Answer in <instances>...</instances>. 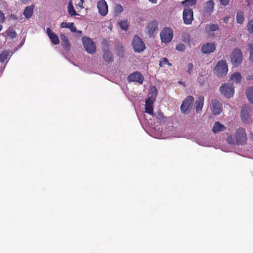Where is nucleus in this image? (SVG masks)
<instances>
[{
  "mask_svg": "<svg viewBox=\"0 0 253 253\" xmlns=\"http://www.w3.org/2000/svg\"><path fill=\"white\" fill-rule=\"evenodd\" d=\"M234 137L237 145H244L247 142V133L245 129L243 127H239L236 130Z\"/></svg>",
  "mask_w": 253,
  "mask_h": 253,
  "instance_id": "f257e3e1",
  "label": "nucleus"
},
{
  "mask_svg": "<svg viewBox=\"0 0 253 253\" xmlns=\"http://www.w3.org/2000/svg\"><path fill=\"white\" fill-rule=\"evenodd\" d=\"M228 71V66L225 60L218 61L213 69L214 74L218 77L226 75Z\"/></svg>",
  "mask_w": 253,
  "mask_h": 253,
  "instance_id": "f03ea898",
  "label": "nucleus"
},
{
  "mask_svg": "<svg viewBox=\"0 0 253 253\" xmlns=\"http://www.w3.org/2000/svg\"><path fill=\"white\" fill-rule=\"evenodd\" d=\"M230 60L234 66H238L243 60L242 51L239 48L234 49L230 55Z\"/></svg>",
  "mask_w": 253,
  "mask_h": 253,
  "instance_id": "7ed1b4c3",
  "label": "nucleus"
},
{
  "mask_svg": "<svg viewBox=\"0 0 253 253\" xmlns=\"http://www.w3.org/2000/svg\"><path fill=\"white\" fill-rule=\"evenodd\" d=\"M82 42L84 48L88 53L93 54L96 52L95 44L90 38L84 37L82 38Z\"/></svg>",
  "mask_w": 253,
  "mask_h": 253,
  "instance_id": "20e7f679",
  "label": "nucleus"
},
{
  "mask_svg": "<svg viewBox=\"0 0 253 253\" xmlns=\"http://www.w3.org/2000/svg\"><path fill=\"white\" fill-rule=\"evenodd\" d=\"M132 45L136 52H140L145 49V45L142 40L138 36H135L133 39Z\"/></svg>",
  "mask_w": 253,
  "mask_h": 253,
  "instance_id": "39448f33",
  "label": "nucleus"
},
{
  "mask_svg": "<svg viewBox=\"0 0 253 253\" xmlns=\"http://www.w3.org/2000/svg\"><path fill=\"white\" fill-rule=\"evenodd\" d=\"M160 37L163 42L168 43L173 38V31L169 28H164L160 33Z\"/></svg>",
  "mask_w": 253,
  "mask_h": 253,
  "instance_id": "423d86ee",
  "label": "nucleus"
},
{
  "mask_svg": "<svg viewBox=\"0 0 253 253\" xmlns=\"http://www.w3.org/2000/svg\"><path fill=\"white\" fill-rule=\"evenodd\" d=\"M220 93L227 98L231 97L234 93L233 85L231 84H224L220 87Z\"/></svg>",
  "mask_w": 253,
  "mask_h": 253,
  "instance_id": "0eeeda50",
  "label": "nucleus"
},
{
  "mask_svg": "<svg viewBox=\"0 0 253 253\" xmlns=\"http://www.w3.org/2000/svg\"><path fill=\"white\" fill-rule=\"evenodd\" d=\"M182 18L185 24H191L194 19L193 10L189 7L185 8L183 11Z\"/></svg>",
  "mask_w": 253,
  "mask_h": 253,
  "instance_id": "6e6552de",
  "label": "nucleus"
},
{
  "mask_svg": "<svg viewBox=\"0 0 253 253\" xmlns=\"http://www.w3.org/2000/svg\"><path fill=\"white\" fill-rule=\"evenodd\" d=\"M194 101V98L192 96L187 97L183 101L180 106V110L182 113H187Z\"/></svg>",
  "mask_w": 253,
  "mask_h": 253,
  "instance_id": "1a4fd4ad",
  "label": "nucleus"
},
{
  "mask_svg": "<svg viewBox=\"0 0 253 253\" xmlns=\"http://www.w3.org/2000/svg\"><path fill=\"white\" fill-rule=\"evenodd\" d=\"M97 7L99 14L102 16H106L108 12V6L105 0H99L97 3Z\"/></svg>",
  "mask_w": 253,
  "mask_h": 253,
  "instance_id": "9d476101",
  "label": "nucleus"
},
{
  "mask_svg": "<svg viewBox=\"0 0 253 253\" xmlns=\"http://www.w3.org/2000/svg\"><path fill=\"white\" fill-rule=\"evenodd\" d=\"M127 80L129 82H137L140 84H142L144 81V77L141 73L135 72L128 76Z\"/></svg>",
  "mask_w": 253,
  "mask_h": 253,
  "instance_id": "9b49d317",
  "label": "nucleus"
},
{
  "mask_svg": "<svg viewBox=\"0 0 253 253\" xmlns=\"http://www.w3.org/2000/svg\"><path fill=\"white\" fill-rule=\"evenodd\" d=\"M212 106L211 108L212 113L214 115L220 114L222 111V105L217 100H211Z\"/></svg>",
  "mask_w": 253,
  "mask_h": 253,
  "instance_id": "f8f14e48",
  "label": "nucleus"
},
{
  "mask_svg": "<svg viewBox=\"0 0 253 253\" xmlns=\"http://www.w3.org/2000/svg\"><path fill=\"white\" fill-rule=\"evenodd\" d=\"M215 42H209L204 44L201 47V51L203 53L210 54L215 50Z\"/></svg>",
  "mask_w": 253,
  "mask_h": 253,
  "instance_id": "ddd939ff",
  "label": "nucleus"
},
{
  "mask_svg": "<svg viewBox=\"0 0 253 253\" xmlns=\"http://www.w3.org/2000/svg\"><path fill=\"white\" fill-rule=\"evenodd\" d=\"M251 112V109L250 106L245 105L242 107L241 115L243 122H247L250 119Z\"/></svg>",
  "mask_w": 253,
  "mask_h": 253,
  "instance_id": "4468645a",
  "label": "nucleus"
},
{
  "mask_svg": "<svg viewBox=\"0 0 253 253\" xmlns=\"http://www.w3.org/2000/svg\"><path fill=\"white\" fill-rule=\"evenodd\" d=\"M47 34L50 39L51 42L54 45H57L59 43V39L56 34L53 33L49 28L46 29Z\"/></svg>",
  "mask_w": 253,
  "mask_h": 253,
  "instance_id": "2eb2a0df",
  "label": "nucleus"
},
{
  "mask_svg": "<svg viewBox=\"0 0 253 253\" xmlns=\"http://www.w3.org/2000/svg\"><path fill=\"white\" fill-rule=\"evenodd\" d=\"M154 102L148 99H146L145 104V112L150 115H154L153 104Z\"/></svg>",
  "mask_w": 253,
  "mask_h": 253,
  "instance_id": "dca6fc26",
  "label": "nucleus"
},
{
  "mask_svg": "<svg viewBox=\"0 0 253 253\" xmlns=\"http://www.w3.org/2000/svg\"><path fill=\"white\" fill-rule=\"evenodd\" d=\"M147 29L149 34L151 36L158 29V23L156 20H153L149 22Z\"/></svg>",
  "mask_w": 253,
  "mask_h": 253,
  "instance_id": "f3484780",
  "label": "nucleus"
},
{
  "mask_svg": "<svg viewBox=\"0 0 253 253\" xmlns=\"http://www.w3.org/2000/svg\"><path fill=\"white\" fill-rule=\"evenodd\" d=\"M61 40V45L62 47L67 51H69L71 48V44L69 42L68 38L64 34L60 35Z\"/></svg>",
  "mask_w": 253,
  "mask_h": 253,
  "instance_id": "a211bd4d",
  "label": "nucleus"
},
{
  "mask_svg": "<svg viewBox=\"0 0 253 253\" xmlns=\"http://www.w3.org/2000/svg\"><path fill=\"white\" fill-rule=\"evenodd\" d=\"M226 127L225 126L221 124L219 122H216L215 123H214L213 126L212 131L214 133H216L218 132L223 131L225 130H226Z\"/></svg>",
  "mask_w": 253,
  "mask_h": 253,
  "instance_id": "6ab92c4d",
  "label": "nucleus"
},
{
  "mask_svg": "<svg viewBox=\"0 0 253 253\" xmlns=\"http://www.w3.org/2000/svg\"><path fill=\"white\" fill-rule=\"evenodd\" d=\"M34 8V5L33 4L28 6L25 8L23 15L27 19H30L32 16Z\"/></svg>",
  "mask_w": 253,
  "mask_h": 253,
  "instance_id": "aec40b11",
  "label": "nucleus"
},
{
  "mask_svg": "<svg viewBox=\"0 0 253 253\" xmlns=\"http://www.w3.org/2000/svg\"><path fill=\"white\" fill-rule=\"evenodd\" d=\"M214 3L212 0H210L205 3L204 8L206 12L209 14H211L213 11Z\"/></svg>",
  "mask_w": 253,
  "mask_h": 253,
  "instance_id": "412c9836",
  "label": "nucleus"
},
{
  "mask_svg": "<svg viewBox=\"0 0 253 253\" xmlns=\"http://www.w3.org/2000/svg\"><path fill=\"white\" fill-rule=\"evenodd\" d=\"M204 97L203 96H200L196 101V111L198 112L202 109L204 105Z\"/></svg>",
  "mask_w": 253,
  "mask_h": 253,
  "instance_id": "4be33fe9",
  "label": "nucleus"
},
{
  "mask_svg": "<svg viewBox=\"0 0 253 253\" xmlns=\"http://www.w3.org/2000/svg\"><path fill=\"white\" fill-rule=\"evenodd\" d=\"M103 57L104 60L108 63H112L113 61L112 54L108 50H104Z\"/></svg>",
  "mask_w": 253,
  "mask_h": 253,
  "instance_id": "5701e85b",
  "label": "nucleus"
},
{
  "mask_svg": "<svg viewBox=\"0 0 253 253\" xmlns=\"http://www.w3.org/2000/svg\"><path fill=\"white\" fill-rule=\"evenodd\" d=\"M157 89L156 86H153L151 87L150 90V96L147 98L149 100L155 101L157 95Z\"/></svg>",
  "mask_w": 253,
  "mask_h": 253,
  "instance_id": "b1692460",
  "label": "nucleus"
},
{
  "mask_svg": "<svg viewBox=\"0 0 253 253\" xmlns=\"http://www.w3.org/2000/svg\"><path fill=\"white\" fill-rule=\"evenodd\" d=\"M153 116H154L156 117V118L157 119V122L159 123L165 122V117L164 115H163V113L161 112V111L159 110L157 113H154V115H152Z\"/></svg>",
  "mask_w": 253,
  "mask_h": 253,
  "instance_id": "393cba45",
  "label": "nucleus"
},
{
  "mask_svg": "<svg viewBox=\"0 0 253 253\" xmlns=\"http://www.w3.org/2000/svg\"><path fill=\"white\" fill-rule=\"evenodd\" d=\"M236 19L238 23L242 24L245 20L244 12L242 10L237 11Z\"/></svg>",
  "mask_w": 253,
  "mask_h": 253,
  "instance_id": "a878e982",
  "label": "nucleus"
},
{
  "mask_svg": "<svg viewBox=\"0 0 253 253\" xmlns=\"http://www.w3.org/2000/svg\"><path fill=\"white\" fill-rule=\"evenodd\" d=\"M68 12L69 14L72 16L78 15L77 13L74 9L72 2L71 1H70L68 3Z\"/></svg>",
  "mask_w": 253,
  "mask_h": 253,
  "instance_id": "bb28decb",
  "label": "nucleus"
},
{
  "mask_svg": "<svg viewBox=\"0 0 253 253\" xmlns=\"http://www.w3.org/2000/svg\"><path fill=\"white\" fill-rule=\"evenodd\" d=\"M241 75L239 72L233 73L231 77V80L236 83H240L241 80Z\"/></svg>",
  "mask_w": 253,
  "mask_h": 253,
  "instance_id": "cd10ccee",
  "label": "nucleus"
},
{
  "mask_svg": "<svg viewBox=\"0 0 253 253\" xmlns=\"http://www.w3.org/2000/svg\"><path fill=\"white\" fill-rule=\"evenodd\" d=\"M246 95L249 101L253 104V87L247 89Z\"/></svg>",
  "mask_w": 253,
  "mask_h": 253,
  "instance_id": "c85d7f7f",
  "label": "nucleus"
},
{
  "mask_svg": "<svg viewBox=\"0 0 253 253\" xmlns=\"http://www.w3.org/2000/svg\"><path fill=\"white\" fill-rule=\"evenodd\" d=\"M9 52L7 50H4L0 54V62L3 63L8 57Z\"/></svg>",
  "mask_w": 253,
  "mask_h": 253,
  "instance_id": "c756f323",
  "label": "nucleus"
},
{
  "mask_svg": "<svg viewBox=\"0 0 253 253\" xmlns=\"http://www.w3.org/2000/svg\"><path fill=\"white\" fill-rule=\"evenodd\" d=\"M197 0H185L182 2V4L185 6H194L196 4Z\"/></svg>",
  "mask_w": 253,
  "mask_h": 253,
  "instance_id": "7c9ffc66",
  "label": "nucleus"
},
{
  "mask_svg": "<svg viewBox=\"0 0 253 253\" xmlns=\"http://www.w3.org/2000/svg\"><path fill=\"white\" fill-rule=\"evenodd\" d=\"M120 28L125 31H126L128 29V25L127 20L121 21L119 23Z\"/></svg>",
  "mask_w": 253,
  "mask_h": 253,
  "instance_id": "2f4dec72",
  "label": "nucleus"
},
{
  "mask_svg": "<svg viewBox=\"0 0 253 253\" xmlns=\"http://www.w3.org/2000/svg\"><path fill=\"white\" fill-rule=\"evenodd\" d=\"M206 28H208L210 31L212 32L218 30L219 26L217 24H210L207 25Z\"/></svg>",
  "mask_w": 253,
  "mask_h": 253,
  "instance_id": "473e14b6",
  "label": "nucleus"
},
{
  "mask_svg": "<svg viewBox=\"0 0 253 253\" xmlns=\"http://www.w3.org/2000/svg\"><path fill=\"white\" fill-rule=\"evenodd\" d=\"M7 35L10 38L14 39V38H15L16 37L17 34H16V32L13 29H9L7 31Z\"/></svg>",
  "mask_w": 253,
  "mask_h": 253,
  "instance_id": "72a5a7b5",
  "label": "nucleus"
},
{
  "mask_svg": "<svg viewBox=\"0 0 253 253\" xmlns=\"http://www.w3.org/2000/svg\"><path fill=\"white\" fill-rule=\"evenodd\" d=\"M166 64H168L169 66H171V64L169 62V61L166 58H162L159 61V65L161 67H163Z\"/></svg>",
  "mask_w": 253,
  "mask_h": 253,
  "instance_id": "f704fd0d",
  "label": "nucleus"
},
{
  "mask_svg": "<svg viewBox=\"0 0 253 253\" xmlns=\"http://www.w3.org/2000/svg\"><path fill=\"white\" fill-rule=\"evenodd\" d=\"M247 27L248 31L250 33H253V19L248 22Z\"/></svg>",
  "mask_w": 253,
  "mask_h": 253,
  "instance_id": "c9c22d12",
  "label": "nucleus"
},
{
  "mask_svg": "<svg viewBox=\"0 0 253 253\" xmlns=\"http://www.w3.org/2000/svg\"><path fill=\"white\" fill-rule=\"evenodd\" d=\"M67 28H69L72 32H75L77 31L76 27L75 26L74 23L69 22L68 23Z\"/></svg>",
  "mask_w": 253,
  "mask_h": 253,
  "instance_id": "e433bc0d",
  "label": "nucleus"
},
{
  "mask_svg": "<svg viewBox=\"0 0 253 253\" xmlns=\"http://www.w3.org/2000/svg\"><path fill=\"white\" fill-rule=\"evenodd\" d=\"M249 49L250 50V60L253 61V44H248Z\"/></svg>",
  "mask_w": 253,
  "mask_h": 253,
  "instance_id": "4c0bfd02",
  "label": "nucleus"
},
{
  "mask_svg": "<svg viewBox=\"0 0 253 253\" xmlns=\"http://www.w3.org/2000/svg\"><path fill=\"white\" fill-rule=\"evenodd\" d=\"M227 142L230 144H231V145H236L237 144L236 143V139L235 138H233L232 137V136H229L227 138Z\"/></svg>",
  "mask_w": 253,
  "mask_h": 253,
  "instance_id": "58836bf2",
  "label": "nucleus"
},
{
  "mask_svg": "<svg viewBox=\"0 0 253 253\" xmlns=\"http://www.w3.org/2000/svg\"><path fill=\"white\" fill-rule=\"evenodd\" d=\"M176 49L179 51H183L185 49V46L183 43H179L176 45Z\"/></svg>",
  "mask_w": 253,
  "mask_h": 253,
  "instance_id": "ea45409f",
  "label": "nucleus"
},
{
  "mask_svg": "<svg viewBox=\"0 0 253 253\" xmlns=\"http://www.w3.org/2000/svg\"><path fill=\"white\" fill-rule=\"evenodd\" d=\"M193 64L192 63H189L188 64L187 67V72L189 75H191L192 73L193 70Z\"/></svg>",
  "mask_w": 253,
  "mask_h": 253,
  "instance_id": "a19ab883",
  "label": "nucleus"
},
{
  "mask_svg": "<svg viewBox=\"0 0 253 253\" xmlns=\"http://www.w3.org/2000/svg\"><path fill=\"white\" fill-rule=\"evenodd\" d=\"M5 21V15L2 11L0 10V23H3Z\"/></svg>",
  "mask_w": 253,
  "mask_h": 253,
  "instance_id": "79ce46f5",
  "label": "nucleus"
},
{
  "mask_svg": "<svg viewBox=\"0 0 253 253\" xmlns=\"http://www.w3.org/2000/svg\"><path fill=\"white\" fill-rule=\"evenodd\" d=\"M115 9L117 12H118L119 13H121V12H122L123 8V7L122 5H121L120 4H117L116 5Z\"/></svg>",
  "mask_w": 253,
  "mask_h": 253,
  "instance_id": "37998d69",
  "label": "nucleus"
},
{
  "mask_svg": "<svg viewBox=\"0 0 253 253\" xmlns=\"http://www.w3.org/2000/svg\"><path fill=\"white\" fill-rule=\"evenodd\" d=\"M230 0H220V3L223 5H227L229 2Z\"/></svg>",
  "mask_w": 253,
  "mask_h": 253,
  "instance_id": "c03bdc74",
  "label": "nucleus"
},
{
  "mask_svg": "<svg viewBox=\"0 0 253 253\" xmlns=\"http://www.w3.org/2000/svg\"><path fill=\"white\" fill-rule=\"evenodd\" d=\"M68 23H67V22H62L61 24V27L62 28H67V26H68Z\"/></svg>",
  "mask_w": 253,
  "mask_h": 253,
  "instance_id": "a18cd8bd",
  "label": "nucleus"
},
{
  "mask_svg": "<svg viewBox=\"0 0 253 253\" xmlns=\"http://www.w3.org/2000/svg\"><path fill=\"white\" fill-rule=\"evenodd\" d=\"M230 18V16H227L223 18V21L224 23H227Z\"/></svg>",
  "mask_w": 253,
  "mask_h": 253,
  "instance_id": "49530a36",
  "label": "nucleus"
},
{
  "mask_svg": "<svg viewBox=\"0 0 253 253\" xmlns=\"http://www.w3.org/2000/svg\"><path fill=\"white\" fill-rule=\"evenodd\" d=\"M10 18L13 20H17L18 19V17H17L16 15H14V14H11L10 16Z\"/></svg>",
  "mask_w": 253,
  "mask_h": 253,
  "instance_id": "de8ad7c7",
  "label": "nucleus"
},
{
  "mask_svg": "<svg viewBox=\"0 0 253 253\" xmlns=\"http://www.w3.org/2000/svg\"><path fill=\"white\" fill-rule=\"evenodd\" d=\"M247 79L248 80H253V75H251L248 76L247 77Z\"/></svg>",
  "mask_w": 253,
  "mask_h": 253,
  "instance_id": "09e8293b",
  "label": "nucleus"
},
{
  "mask_svg": "<svg viewBox=\"0 0 253 253\" xmlns=\"http://www.w3.org/2000/svg\"><path fill=\"white\" fill-rule=\"evenodd\" d=\"M84 2V0H80V3H79V4L81 6V5H83V3Z\"/></svg>",
  "mask_w": 253,
  "mask_h": 253,
  "instance_id": "8fccbe9b",
  "label": "nucleus"
},
{
  "mask_svg": "<svg viewBox=\"0 0 253 253\" xmlns=\"http://www.w3.org/2000/svg\"><path fill=\"white\" fill-rule=\"evenodd\" d=\"M149 1L154 3H155L157 2V0H149Z\"/></svg>",
  "mask_w": 253,
  "mask_h": 253,
  "instance_id": "3c124183",
  "label": "nucleus"
},
{
  "mask_svg": "<svg viewBox=\"0 0 253 253\" xmlns=\"http://www.w3.org/2000/svg\"><path fill=\"white\" fill-rule=\"evenodd\" d=\"M77 33L80 34H81L82 33V32L81 31H79V30H77L76 32Z\"/></svg>",
  "mask_w": 253,
  "mask_h": 253,
  "instance_id": "603ef678",
  "label": "nucleus"
},
{
  "mask_svg": "<svg viewBox=\"0 0 253 253\" xmlns=\"http://www.w3.org/2000/svg\"><path fill=\"white\" fill-rule=\"evenodd\" d=\"M2 26L1 25H0V31L2 30Z\"/></svg>",
  "mask_w": 253,
  "mask_h": 253,
  "instance_id": "864d4df0",
  "label": "nucleus"
},
{
  "mask_svg": "<svg viewBox=\"0 0 253 253\" xmlns=\"http://www.w3.org/2000/svg\"><path fill=\"white\" fill-rule=\"evenodd\" d=\"M179 84H182L181 82H179Z\"/></svg>",
  "mask_w": 253,
  "mask_h": 253,
  "instance_id": "5fc2aeb1",
  "label": "nucleus"
}]
</instances>
